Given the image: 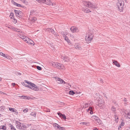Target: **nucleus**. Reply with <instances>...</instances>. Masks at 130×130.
I'll list each match as a JSON object with an SVG mask.
<instances>
[{
    "label": "nucleus",
    "instance_id": "nucleus-1",
    "mask_svg": "<svg viewBox=\"0 0 130 130\" xmlns=\"http://www.w3.org/2000/svg\"><path fill=\"white\" fill-rule=\"evenodd\" d=\"M16 125L17 128L19 130H26L27 127L24 123L17 121Z\"/></svg>",
    "mask_w": 130,
    "mask_h": 130
},
{
    "label": "nucleus",
    "instance_id": "nucleus-2",
    "mask_svg": "<svg viewBox=\"0 0 130 130\" xmlns=\"http://www.w3.org/2000/svg\"><path fill=\"white\" fill-rule=\"evenodd\" d=\"M83 4L87 7L91 8H97L98 7L96 4L93 5L90 2L84 1Z\"/></svg>",
    "mask_w": 130,
    "mask_h": 130
},
{
    "label": "nucleus",
    "instance_id": "nucleus-3",
    "mask_svg": "<svg viewBox=\"0 0 130 130\" xmlns=\"http://www.w3.org/2000/svg\"><path fill=\"white\" fill-rule=\"evenodd\" d=\"M117 5L118 10L120 12L123 11V7L124 5L123 0H118V2L117 3Z\"/></svg>",
    "mask_w": 130,
    "mask_h": 130
},
{
    "label": "nucleus",
    "instance_id": "nucleus-4",
    "mask_svg": "<svg viewBox=\"0 0 130 130\" xmlns=\"http://www.w3.org/2000/svg\"><path fill=\"white\" fill-rule=\"evenodd\" d=\"M27 83L29 85H27V87L30 88L35 91H37L39 90V89L38 87L34 84L32 83L31 82H27Z\"/></svg>",
    "mask_w": 130,
    "mask_h": 130
},
{
    "label": "nucleus",
    "instance_id": "nucleus-5",
    "mask_svg": "<svg viewBox=\"0 0 130 130\" xmlns=\"http://www.w3.org/2000/svg\"><path fill=\"white\" fill-rule=\"evenodd\" d=\"M38 3L41 4L42 3H45L48 5H53V3L51 1L49 0H36Z\"/></svg>",
    "mask_w": 130,
    "mask_h": 130
},
{
    "label": "nucleus",
    "instance_id": "nucleus-6",
    "mask_svg": "<svg viewBox=\"0 0 130 130\" xmlns=\"http://www.w3.org/2000/svg\"><path fill=\"white\" fill-rule=\"evenodd\" d=\"M93 36V34L89 32L86 35L85 37L86 41L88 42H90L92 40Z\"/></svg>",
    "mask_w": 130,
    "mask_h": 130
},
{
    "label": "nucleus",
    "instance_id": "nucleus-7",
    "mask_svg": "<svg viewBox=\"0 0 130 130\" xmlns=\"http://www.w3.org/2000/svg\"><path fill=\"white\" fill-rule=\"evenodd\" d=\"M93 36V34L89 32L86 35L85 37L86 41L88 42H90L92 40Z\"/></svg>",
    "mask_w": 130,
    "mask_h": 130
},
{
    "label": "nucleus",
    "instance_id": "nucleus-8",
    "mask_svg": "<svg viewBox=\"0 0 130 130\" xmlns=\"http://www.w3.org/2000/svg\"><path fill=\"white\" fill-rule=\"evenodd\" d=\"M52 65L54 67L59 69H63L64 68V66L60 63H52Z\"/></svg>",
    "mask_w": 130,
    "mask_h": 130
},
{
    "label": "nucleus",
    "instance_id": "nucleus-9",
    "mask_svg": "<svg viewBox=\"0 0 130 130\" xmlns=\"http://www.w3.org/2000/svg\"><path fill=\"white\" fill-rule=\"evenodd\" d=\"M98 104L97 105L100 107V108L102 109L104 107V102L103 100L101 99L98 100Z\"/></svg>",
    "mask_w": 130,
    "mask_h": 130
},
{
    "label": "nucleus",
    "instance_id": "nucleus-10",
    "mask_svg": "<svg viewBox=\"0 0 130 130\" xmlns=\"http://www.w3.org/2000/svg\"><path fill=\"white\" fill-rule=\"evenodd\" d=\"M70 30L73 32H78L79 30L76 27H72L70 28Z\"/></svg>",
    "mask_w": 130,
    "mask_h": 130
},
{
    "label": "nucleus",
    "instance_id": "nucleus-11",
    "mask_svg": "<svg viewBox=\"0 0 130 130\" xmlns=\"http://www.w3.org/2000/svg\"><path fill=\"white\" fill-rule=\"evenodd\" d=\"M56 80H58L59 81L58 83L60 84L61 82V84L64 83V84H66V83L62 79L60 78H56Z\"/></svg>",
    "mask_w": 130,
    "mask_h": 130
},
{
    "label": "nucleus",
    "instance_id": "nucleus-12",
    "mask_svg": "<svg viewBox=\"0 0 130 130\" xmlns=\"http://www.w3.org/2000/svg\"><path fill=\"white\" fill-rule=\"evenodd\" d=\"M53 126L55 129L59 130V129L60 127L58 124L56 123H54L53 124Z\"/></svg>",
    "mask_w": 130,
    "mask_h": 130
},
{
    "label": "nucleus",
    "instance_id": "nucleus-13",
    "mask_svg": "<svg viewBox=\"0 0 130 130\" xmlns=\"http://www.w3.org/2000/svg\"><path fill=\"white\" fill-rule=\"evenodd\" d=\"M113 63L115 65L118 67H120V64L118 63V62L117 61L114 60H112Z\"/></svg>",
    "mask_w": 130,
    "mask_h": 130
},
{
    "label": "nucleus",
    "instance_id": "nucleus-14",
    "mask_svg": "<svg viewBox=\"0 0 130 130\" xmlns=\"http://www.w3.org/2000/svg\"><path fill=\"white\" fill-rule=\"evenodd\" d=\"M74 46L76 49L79 50L81 47L82 45L80 44H79L77 43Z\"/></svg>",
    "mask_w": 130,
    "mask_h": 130
},
{
    "label": "nucleus",
    "instance_id": "nucleus-15",
    "mask_svg": "<svg viewBox=\"0 0 130 130\" xmlns=\"http://www.w3.org/2000/svg\"><path fill=\"white\" fill-rule=\"evenodd\" d=\"M57 113L58 115L59 116L62 117V118L63 119H66V116L65 115L62 114V113L60 112H58Z\"/></svg>",
    "mask_w": 130,
    "mask_h": 130
},
{
    "label": "nucleus",
    "instance_id": "nucleus-16",
    "mask_svg": "<svg viewBox=\"0 0 130 130\" xmlns=\"http://www.w3.org/2000/svg\"><path fill=\"white\" fill-rule=\"evenodd\" d=\"M125 117H127L128 118L130 119V112L129 111L127 112L126 111H125Z\"/></svg>",
    "mask_w": 130,
    "mask_h": 130
},
{
    "label": "nucleus",
    "instance_id": "nucleus-17",
    "mask_svg": "<svg viewBox=\"0 0 130 130\" xmlns=\"http://www.w3.org/2000/svg\"><path fill=\"white\" fill-rule=\"evenodd\" d=\"M92 118L97 121L98 123L100 122V119L98 117L96 116H93L92 117Z\"/></svg>",
    "mask_w": 130,
    "mask_h": 130
},
{
    "label": "nucleus",
    "instance_id": "nucleus-18",
    "mask_svg": "<svg viewBox=\"0 0 130 130\" xmlns=\"http://www.w3.org/2000/svg\"><path fill=\"white\" fill-rule=\"evenodd\" d=\"M19 12L18 15H17V16L18 17H19L20 18H22L23 16V13L21 11H20V12Z\"/></svg>",
    "mask_w": 130,
    "mask_h": 130
},
{
    "label": "nucleus",
    "instance_id": "nucleus-19",
    "mask_svg": "<svg viewBox=\"0 0 130 130\" xmlns=\"http://www.w3.org/2000/svg\"><path fill=\"white\" fill-rule=\"evenodd\" d=\"M19 97H20L21 99L22 98L23 99H26L27 100H29L30 98L27 96H19Z\"/></svg>",
    "mask_w": 130,
    "mask_h": 130
},
{
    "label": "nucleus",
    "instance_id": "nucleus-20",
    "mask_svg": "<svg viewBox=\"0 0 130 130\" xmlns=\"http://www.w3.org/2000/svg\"><path fill=\"white\" fill-rule=\"evenodd\" d=\"M83 10L86 13H89L91 12L89 9L87 8L84 9H83Z\"/></svg>",
    "mask_w": 130,
    "mask_h": 130
},
{
    "label": "nucleus",
    "instance_id": "nucleus-21",
    "mask_svg": "<svg viewBox=\"0 0 130 130\" xmlns=\"http://www.w3.org/2000/svg\"><path fill=\"white\" fill-rule=\"evenodd\" d=\"M48 30L49 32H51L52 33L54 34L55 32L54 31V30H53V29H51L50 28H48Z\"/></svg>",
    "mask_w": 130,
    "mask_h": 130
},
{
    "label": "nucleus",
    "instance_id": "nucleus-22",
    "mask_svg": "<svg viewBox=\"0 0 130 130\" xmlns=\"http://www.w3.org/2000/svg\"><path fill=\"white\" fill-rule=\"evenodd\" d=\"M9 126L11 127V130H16L15 128L12 124H10Z\"/></svg>",
    "mask_w": 130,
    "mask_h": 130
},
{
    "label": "nucleus",
    "instance_id": "nucleus-23",
    "mask_svg": "<svg viewBox=\"0 0 130 130\" xmlns=\"http://www.w3.org/2000/svg\"><path fill=\"white\" fill-rule=\"evenodd\" d=\"M6 127L5 125H2L0 126V129H2L3 130L6 129Z\"/></svg>",
    "mask_w": 130,
    "mask_h": 130
},
{
    "label": "nucleus",
    "instance_id": "nucleus-24",
    "mask_svg": "<svg viewBox=\"0 0 130 130\" xmlns=\"http://www.w3.org/2000/svg\"><path fill=\"white\" fill-rule=\"evenodd\" d=\"M36 113L35 112H32L31 113L30 115L33 116L34 117H35L36 116Z\"/></svg>",
    "mask_w": 130,
    "mask_h": 130
},
{
    "label": "nucleus",
    "instance_id": "nucleus-25",
    "mask_svg": "<svg viewBox=\"0 0 130 130\" xmlns=\"http://www.w3.org/2000/svg\"><path fill=\"white\" fill-rule=\"evenodd\" d=\"M64 58H65V59H64V60L65 61H69V57H68L67 56H64Z\"/></svg>",
    "mask_w": 130,
    "mask_h": 130
},
{
    "label": "nucleus",
    "instance_id": "nucleus-26",
    "mask_svg": "<svg viewBox=\"0 0 130 130\" xmlns=\"http://www.w3.org/2000/svg\"><path fill=\"white\" fill-rule=\"evenodd\" d=\"M69 93V94H70V95H73V94H75V92L71 90V91H70Z\"/></svg>",
    "mask_w": 130,
    "mask_h": 130
},
{
    "label": "nucleus",
    "instance_id": "nucleus-27",
    "mask_svg": "<svg viewBox=\"0 0 130 130\" xmlns=\"http://www.w3.org/2000/svg\"><path fill=\"white\" fill-rule=\"evenodd\" d=\"M14 30L18 32H21V31L20 29L16 28H14Z\"/></svg>",
    "mask_w": 130,
    "mask_h": 130
},
{
    "label": "nucleus",
    "instance_id": "nucleus-28",
    "mask_svg": "<svg viewBox=\"0 0 130 130\" xmlns=\"http://www.w3.org/2000/svg\"><path fill=\"white\" fill-rule=\"evenodd\" d=\"M14 11L16 13V14L17 16V15H18V14H19V12H20V11H18L15 10H14Z\"/></svg>",
    "mask_w": 130,
    "mask_h": 130
},
{
    "label": "nucleus",
    "instance_id": "nucleus-29",
    "mask_svg": "<svg viewBox=\"0 0 130 130\" xmlns=\"http://www.w3.org/2000/svg\"><path fill=\"white\" fill-rule=\"evenodd\" d=\"M111 110L112 111H115L116 110V108L114 106H112L111 108Z\"/></svg>",
    "mask_w": 130,
    "mask_h": 130
},
{
    "label": "nucleus",
    "instance_id": "nucleus-30",
    "mask_svg": "<svg viewBox=\"0 0 130 130\" xmlns=\"http://www.w3.org/2000/svg\"><path fill=\"white\" fill-rule=\"evenodd\" d=\"M22 39H23L25 41H27L26 38L25 36H22L21 38Z\"/></svg>",
    "mask_w": 130,
    "mask_h": 130
},
{
    "label": "nucleus",
    "instance_id": "nucleus-31",
    "mask_svg": "<svg viewBox=\"0 0 130 130\" xmlns=\"http://www.w3.org/2000/svg\"><path fill=\"white\" fill-rule=\"evenodd\" d=\"M9 110L12 111L13 112H15V110H14V109L13 108H9Z\"/></svg>",
    "mask_w": 130,
    "mask_h": 130
},
{
    "label": "nucleus",
    "instance_id": "nucleus-32",
    "mask_svg": "<svg viewBox=\"0 0 130 130\" xmlns=\"http://www.w3.org/2000/svg\"><path fill=\"white\" fill-rule=\"evenodd\" d=\"M20 1H22L24 4H27V2H26V0H20Z\"/></svg>",
    "mask_w": 130,
    "mask_h": 130
},
{
    "label": "nucleus",
    "instance_id": "nucleus-33",
    "mask_svg": "<svg viewBox=\"0 0 130 130\" xmlns=\"http://www.w3.org/2000/svg\"><path fill=\"white\" fill-rule=\"evenodd\" d=\"M123 101L125 102H126V103H125V105H127V103H128V102H127V100L126 98H124L123 100Z\"/></svg>",
    "mask_w": 130,
    "mask_h": 130
},
{
    "label": "nucleus",
    "instance_id": "nucleus-34",
    "mask_svg": "<svg viewBox=\"0 0 130 130\" xmlns=\"http://www.w3.org/2000/svg\"><path fill=\"white\" fill-rule=\"evenodd\" d=\"M0 55L3 56L4 57H6V55L2 52H0Z\"/></svg>",
    "mask_w": 130,
    "mask_h": 130
},
{
    "label": "nucleus",
    "instance_id": "nucleus-35",
    "mask_svg": "<svg viewBox=\"0 0 130 130\" xmlns=\"http://www.w3.org/2000/svg\"><path fill=\"white\" fill-rule=\"evenodd\" d=\"M37 69L39 70H42L41 67L38 66H37Z\"/></svg>",
    "mask_w": 130,
    "mask_h": 130
},
{
    "label": "nucleus",
    "instance_id": "nucleus-36",
    "mask_svg": "<svg viewBox=\"0 0 130 130\" xmlns=\"http://www.w3.org/2000/svg\"><path fill=\"white\" fill-rule=\"evenodd\" d=\"M59 130H66L64 127H60Z\"/></svg>",
    "mask_w": 130,
    "mask_h": 130
},
{
    "label": "nucleus",
    "instance_id": "nucleus-37",
    "mask_svg": "<svg viewBox=\"0 0 130 130\" xmlns=\"http://www.w3.org/2000/svg\"><path fill=\"white\" fill-rule=\"evenodd\" d=\"M15 6L19 7H21L22 6L20 4H18L17 3H16V5Z\"/></svg>",
    "mask_w": 130,
    "mask_h": 130
},
{
    "label": "nucleus",
    "instance_id": "nucleus-38",
    "mask_svg": "<svg viewBox=\"0 0 130 130\" xmlns=\"http://www.w3.org/2000/svg\"><path fill=\"white\" fill-rule=\"evenodd\" d=\"M10 16H11V17H10L11 18H12V17L13 18L14 17V14L12 12L10 13Z\"/></svg>",
    "mask_w": 130,
    "mask_h": 130
},
{
    "label": "nucleus",
    "instance_id": "nucleus-39",
    "mask_svg": "<svg viewBox=\"0 0 130 130\" xmlns=\"http://www.w3.org/2000/svg\"><path fill=\"white\" fill-rule=\"evenodd\" d=\"M124 123L122 122L119 125V126H121V127L122 126H124Z\"/></svg>",
    "mask_w": 130,
    "mask_h": 130
},
{
    "label": "nucleus",
    "instance_id": "nucleus-40",
    "mask_svg": "<svg viewBox=\"0 0 130 130\" xmlns=\"http://www.w3.org/2000/svg\"><path fill=\"white\" fill-rule=\"evenodd\" d=\"M28 109L27 108L24 109L23 110V111L24 113H26L28 111Z\"/></svg>",
    "mask_w": 130,
    "mask_h": 130
},
{
    "label": "nucleus",
    "instance_id": "nucleus-41",
    "mask_svg": "<svg viewBox=\"0 0 130 130\" xmlns=\"http://www.w3.org/2000/svg\"><path fill=\"white\" fill-rule=\"evenodd\" d=\"M98 80H99L101 83H103V80H102V79H101L100 78H98Z\"/></svg>",
    "mask_w": 130,
    "mask_h": 130
},
{
    "label": "nucleus",
    "instance_id": "nucleus-42",
    "mask_svg": "<svg viewBox=\"0 0 130 130\" xmlns=\"http://www.w3.org/2000/svg\"><path fill=\"white\" fill-rule=\"evenodd\" d=\"M11 2L12 4H13L14 5H16V3H17L13 1H11Z\"/></svg>",
    "mask_w": 130,
    "mask_h": 130
},
{
    "label": "nucleus",
    "instance_id": "nucleus-43",
    "mask_svg": "<svg viewBox=\"0 0 130 130\" xmlns=\"http://www.w3.org/2000/svg\"><path fill=\"white\" fill-rule=\"evenodd\" d=\"M65 40L67 41V42H69V40L67 37H66L65 38Z\"/></svg>",
    "mask_w": 130,
    "mask_h": 130
},
{
    "label": "nucleus",
    "instance_id": "nucleus-44",
    "mask_svg": "<svg viewBox=\"0 0 130 130\" xmlns=\"http://www.w3.org/2000/svg\"><path fill=\"white\" fill-rule=\"evenodd\" d=\"M4 106H2L0 107L1 109V111H3L4 110Z\"/></svg>",
    "mask_w": 130,
    "mask_h": 130
},
{
    "label": "nucleus",
    "instance_id": "nucleus-45",
    "mask_svg": "<svg viewBox=\"0 0 130 130\" xmlns=\"http://www.w3.org/2000/svg\"><path fill=\"white\" fill-rule=\"evenodd\" d=\"M81 124L84 125H86L87 123L86 122H83L81 123Z\"/></svg>",
    "mask_w": 130,
    "mask_h": 130
},
{
    "label": "nucleus",
    "instance_id": "nucleus-46",
    "mask_svg": "<svg viewBox=\"0 0 130 130\" xmlns=\"http://www.w3.org/2000/svg\"><path fill=\"white\" fill-rule=\"evenodd\" d=\"M89 110H93V107H90L89 108Z\"/></svg>",
    "mask_w": 130,
    "mask_h": 130
},
{
    "label": "nucleus",
    "instance_id": "nucleus-47",
    "mask_svg": "<svg viewBox=\"0 0 130 130\" xmlns=\"http://www.w3.org/2000/svg\"><path fill=\"white\" fill-rule=\"evenodd\" d=\"M115 121L116 122H117L118 121L117 120V119H116V117L117 118L118 117L117 115H115Z\"/></svg>",
    "mask_w": 130,
    "mask_h": 130
},
{
    "label": "nucleus",
    "instance_id": "nucleus-48",
    "mask_svg": "<svg viewBox=\"0 0 130 130\" xmlns=\"http://www.w3.org/2000/svg\"><path fill=\"white\" fill-rule=\"evenodd\" d=\"M64 56H61V59H62L63 60H64V59H65V58H64Z\"/></svg>",
    "mask_w": 130,
    "mask_h": 130
},
{
    "label": "nucleus",
    "instance_id": "nucleus-49",
    "mask_svg": "<svg viewBox=\"0 0 130 130\" xmlns=\"http://www.w3.org/2000/svg\"><path fill=\"white\" fill-rule=\"evenodd\" d=\"M22 84L24 86L26 87L27 86L25 84V83L24 82H23V83Z\"/></svg>",
    "mask_w": 130,
    "mask_h": 130
},
{
    "label": "nucleus",
    "instance_id": "nucleus-50",
    "mask_svg": "<svg viewBox=\"0 0 130 130\" xmlns=\"http://www.w3.org/2000/svg\"><path fill=\"white\" fill-rule=\"evenodd\" d=\"M103 95L106 98V99H107V97L106 96V94L105 93H103Z\"/></svg>",
    "mask_w": 130,
    "mask_h": 130
},
{
    "label": "nucleus",
    "instance_id": "nucleus-51",
    "mask_svg": "<svg viewBox=\"0 0 130 130\" xmlns=\"http://www.w3.org/2000/svg\"><path fill=\"white\" fill-rule=\"evenodd\" d=\"M90 114H93V110H90Z\"/></svg>",
    "mask_w": 130,
    "mask_h": 130
},
{
    "label": "nucleus",
    "instance_id": "nucleus-52",
    "mask_svg": "<svg viewBox=\"0 0 130 130\" xmlns=\"http://www.w3.org/2000/svg\"><path fill=\"white\" fill-rule=\"evenodd\" d=\"M13 22L15 23L17 22V20H16V19H14V21H13Z\"/></svg>",
    "mask_w": 130,
    "mask_h": 130
},
{
    "label": "nucleus",
    "instance_id": "nucleus-53",
    "mask_svg": "<svg viewBox=\"0 0 130 130\" xmlns=\"http://www.w3.org/2000/svg\"><path fill=\"white\" fill-rule=\"evenodd\" d=\"M66 84L67 85H69V86L71 87V85L69 83H66Z\"/></svg>",
    "mask_w": 130,
    "mask_h": 130
},
{
    "label": "nucleus",
    "instance_id": "nucleus-54",
    "mask_svg": "<svg viewBox=\"0 0 130 130\" xmlns=\"http://www.w3.org/2000/svg\"><path fill=\"white\" fill-rule=\"evenodd\" d=\"M6 57H5V58H6L8 59H10V56H6Z\"/></svg>",
    "mask_w": 130,
    "mask_h": 130
},
{
    "label": "nucleus",
    "instance_id": "nucleus-55",
    "mask_svg": "<svg viewBox=\"0 0 130 130\" xmlns=\"http://www.w3.org/2000/svg\"><path fill=\"white\" fill-rule=\"evenodd\" d=\"M34 11H31L30 12V15L34 13Z\"/></svg>",
    "mask_w": 130,
    "mask_h": 130
},
{
    "label": "nucleus",
    "instance_id": "nucleus-56",
    "mask_svg": "<svg viewBox=\"0 0 130 130\" xmlns=\"http://www.w3.org/2000/svg\"><path fill=\"white\" fill-rule=\"evenodd\" d=\"M14 28H15L13 27H11V28H10L11 29H12L13 30H14Z\"/></svg>",
    "mask_w": 130,
    "mask_h": 130
},
{
    "label": "nucleus",
    "instance_id": "nucleus-57",
    "mask_svg": "<svg viewBox=\"0 0 130 130\" xmlns=\"http://www.w3.org/2000/svg\"><path fill=\"white\" fill-rule=\"evenodd\" d=\"M12 85L13 86H14L15 85V84L14 83H12Z\"/></svg>",
    "mask_w": 130,
    "mask_h": 130
},
{
    "label": "nucleus",
    "instance_id": "nucleus-58",
    "mask_svg": "<svg viewBox=\"0 0 130 130\" xmlns=\"http://www.w3.org/2000/svg\"><path fill=\"white\" fill-rule=\"evenodd\" d=\"M121 126H119L118 127V129H120V128H121Z\"/></svg>",
    "mask_w": 130,
    "mask_h": 130
},
{
    "label": "nucleus",
    "instance_id": "nucleus-59",
    "mask_svg": "<svg viewBox=\"0 0 130 130\" xmlns=\"http://www.w3.org/2000/svg\"><path fill=\"white\" fill-rule=\"evenodd\" d=\"M30 42H33V41H32L31 39H30ZM30 43H31V44H32V43L31 42H30Z\"/></svg>",
    "mask_w": 130,
    "mask_h": 130
},
{
    "label": "nucleus",
    "instance_id": "nucleus-60",
    "mask_svg": "<svg viewBox=\"0 0 130 130\" xmlns=\"http://www.w3.org/2000/svg\"><path fill=\"white\" fill-rule=\"evenodd\" d=\"M18 74L19 75H20L21 74L20 73H18Z\"/></svg>",
    "mask_w": 130,
    "mask_h": 130
},
{
    "label": "nucleus",
    "instance_id": "nucleus-61",
    "mask_svg": "<svg viewBox=\"0 0 130 130\" xmlns=\"http://www.w3.org/2000/svg\"><path fill=\"white\" fill-rule=\"evenodd\" d=\"M27 125L28 126H30L31 125V124H27Z\"/></svg>",
    "mask_w": 130,
    "mask_h": 130
},
{
    "label": "nucleus",
    "instance_id": "nucleus-62",
    "mask_svg": "<svg viewBox=\"0 0 130 130\" xmlns=\"http://www.w3.org/2000/svg\"><path fill=\"white\" fill-rule=\"evenodd\" d=\"M88 105V104H85V106H88L87 105Z\"/></svg>",
    "mask_w": 130,
    "mask_h": 130
},
{
    "label": "nucleus",
    "instance_id": "nucleus-63",
    "mask_svg": "<svg viewBox=\"0 0 130 130\" xmlns=\"http://www.w3.org/2000/svg\"><path fill=\"white\" fill-rule=\"evenodd\" d=\"M93 130H98V129L96 128H95Z\"/></svg>",
    "mask_w": 130,
    "mask_h": 130
},
{
    "label": "nucleus",
    "instance_id": "nucleus-64",
    "mask_svg": "<svg viewBox=\"0 0 130 130\" xmlns=\"http://www.w3.org/2000/svg\"><path fill=\"white\" fill-rule=\"evenodd\" d=\"M27 82H28V81L27 80H25V82L26 83H27Z\"/></svg>",
    "mask_w": 130,
    "mask_h": 130
}]
</instances>
